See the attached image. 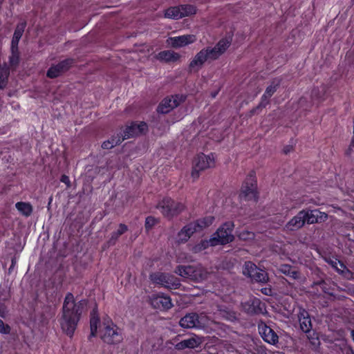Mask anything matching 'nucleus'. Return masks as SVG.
<instances>
[{"instance_id":"f257e3e1","label":"nucleus","mask_w":354,"mask_h":354,"mask_svg":"<svg viewBox=\"0 0 354 354\" xmlns=\"http://www.w3.org/2000/svg\"><path fill=\"white\" fill-rule=\"evenodd\" d=\"M86 304L87 302L84 299L76 301L71 292L66 295L62 306L60 325L63 331L69 337L74 334Z\"/></svg>"},{"instance_id":"f03ea898","label":"nucleus","mask_w":354,"mask_h":354,"mask_svg":"<svg viewBox=\"0 0 354 354\" xmlns=\"http://www.w3.org/2000/svg\"><path fill=\"white\" fill-rule=\"evenodd\" d=\"M175 272L179 276L195 282H201L207 278L209 272L201 265L196 266H178Z\"/></svg>"},{"instance_id":"7ed1b4c3","label":"nucleus","mask_w":354,"mask_h":354,"mask_svg":"<svg viewBox=\"0 0 354 354\" xmlns=\"http://www.w3.org/2000/svg\"><path fill=\"white\" fill-rule=\"evenodd\" d=\"M156 208L165 217L171 219L183 212L185 209V205L181 202L165 197L158 203Z\"/></svg>"},{"instance_id":"20e7f679","label":"nucleus","mask_w":354,"mask_h":354,"mask_svg":"<svg viewBox=\"0 0 354 354\" xmlns=\"http://www.w3.org/2000/svg\"><path fill=\"white\" fill-rule=\"evenodd\" d=\"M208 324L209 319L205 313H187L179 321L180 326L183 328L204 329Z\"/></svg>"},{"instance_id":"39448f33","label":"nucleus","mask_w":354,"mask_h":354,"mask_svg":"<svg viewBox=\"0 0 354 354\" xmlns=\"http://www.w3.org/2000/svg\"><path fill=\"white\" fill-rule=\"evenodd\" d=\"M234 227V225L232 221L223 223L211 238L212 245H225L233 241L234 239L232 234Z\"/></svg>"},{"instance_id":"423d86ee","label":"nucleus","mask_w":354,"mask_h":354,"mask_svg":"<svg viewBox=\"0 0 354 354\" xmlns=\"http://www.w3.org/2000/svg\"><path fill=\"white\" fill-rule=\"evenodd\" d=\"M100 333L101 339L106 344H118L122 340V335L119 328L112 321L104 322Z\"/></svg>"},{"instance_id":"0eeeda50","label":"nucleus","mask_w":354,"mask_h":354,"mask_svg":"<svg viewBox=\"0 0 354 354\" xmlns=\"http://www.w3.org/2000/svg\"><path fill=\"white\" fill-rule=\"evenodd\" d=\"M243 274L250 278L252 281L261 283H266L269 280L268 273L265 270L259 268L252 261L245 263Z\"/></svg>"},{"instance_id":"6e6552de","label":"nucleus","mask_w":354,"mask_h":354,"mask_svg":"<svg viewBox=\"0 0 354 354\" xmlns=\"http://www.w3.org/2000/svg\"><path fill=\"white\" fill-rule=\"evenodd\" d=\"M214 166V158L212 153L209 155L198 154L194 160L192 177L194 179L198 178L201 171L213 167Z\"/></svg>"},{"instance_id":"1a4fd4ad","label":"nucleus","mask_w":354,"mask_h":354,"mask_svg":"<svg viewBox=\"0 0 354 354\" xmlns=\"http://www.w3.org/2000/svg\"><path fill=\"white\" fill-rule=\"evenodd\" d=\"M149 279L153 283L161 285L169 289H176L180 285L179 280L177 278L171 274L167 273H151L149 275Z\"/></svg>"},{"instance_id":"9d476101","label":"nucleus","mask_w":354,"mask_h":354,"mask_svg":"<svg viewBox=\"0 0 354 354\" xmlns=\"http://www.w3.org/2000/svg\"><path fill=\"white\" fill-rule=\"evenodd\" d=\"M185 100L186 96L180 94L165 97L158 105L157 111L162 114L168 113L184 102Z\"/></svg>"},{"instance_id":"9b49d317","label":"nucleus","mask_w":354,"mask_h":354,"mask_svg":"<svg viewBox=\"0 0 354 354\" xmlns=\"http://www.w3.org/2000/svg\"><path fill=\"white\" fill-rule=\"evenodd\" d=\"M239 196L241 198H243L245 200H254V201H257V183L254 175L250 174L247 177L242 186Z\"/></svg>"},{"instance_id":"f8f14e48","label":"nucleus","mask_w":354,"mask_h":354,"mask_svg":"<svg viewBox=\"0 0 354 354\" xmlns=\"http://www.w3.org/2000/svg\"><path fill=\"white\" fill-rule=\"evenodd\" d=\"M75 59L67 58L57 64H53L47 71L46 76L49 78H56L67 72L75 64Z\"/></svg>"},{"instance_id":"ddd939ff","label":"nucleus","mask_w":354,"mask_h":354,"mask_svg":"<svg viewBox=\"0 0 354 354\" xmlns=\"http://www.w3.org/2000/svg\"><path fill=\"white\" fill-rule=\"evenodd\" d=\"M242 307L244 312L249 315L262 314L265 310V304L257 297H251L242 303Z\"/></svg>"},{"instance_id":"4468645a","label":"nucleus","mask_w":354,"mask_h":354,"mask_svg":"<svg viewBox=\"0 0 354 354\" xmlns=\"http://www.w3.org/2000/svg\"><path fill=\"white\" fill-rule=\"evenodd\" d=\"M147 129L148 126L144 122H141L139 124L131 122V124L127 126L124 130L122 139L124 140L131 137L140 136L145 133Z\"/></svg>"},{"instance_id":"2eb2a0df","label":"nucleus","mask_w":354,"mask_h":354,"mask_svg":"<svg viewBox=\"0 0 354 354\" xmlns=\"http://www.w3.org/2000/svg\"><path fill=\"white\" fill-rule=\"evenodd\" d=\"M151 304L153 308L163 310H169L173 306L170 297L164 294L153 295Z\"/></svg>"},{"instance_id":"dca6fc26","label":"nucleus","mask_w":354,"mask_h":354,"mask_svg":"<svg viewBox=\"0 0 354 354\" xmlns=\"http://www.w3.org/2000/svg\"><path fill=\"white\" fill-rule=\"evenodd\" d=\"M305 224L304 216L301 210L286 224L284 229L290 232L297 231L302 228Z\"/></svg>"},{"instance_id":"f3484780","label":"nucleus","mask_w":354,"mask_h":354,"mask_svg":"<svg viewBox=\"0 0 354 354\" xmlns=\"http://www.w3.org/2000/svg\"><path fill=\"white\" fill-rule=\"evenodd\" d=\"M203 343L201 337L197 335H194L190 338L183 339L181 342L176 344L174 348L178 351H182L185 348H196L201 346Z\"/></svg>"},{"instance_id":"a211bd4d","label":"nucleus","mask_w":354,"mask_h":354,"mask_svg":"<svg viewBox=\"0 0 354 354\" xmlns=\"http://www.w3.org/2000/svg\"><path fill=\"white\" fill-rule=\"evenodd\" d=\"M280 84H281L280 79H274L271 82L270 84L266 88L264 93L261 96L260 106H266V105L268 104L269 99L277 91Z\"/></svg>"},{"instance_id":"6ab92c4d","label":"nucleus","mask_w":354,"mask_h":354,"mask_svg":"<svg viewBox=\"0 0 354 354\" xmlns=\"http://www.w3.org/2000/svg\"><path fill=\"white\" fill-rule=\"evenodd\" d=\"M259 333L265 342L272 345L278 343L279 337L270 327L266 325L260 326Z\"/></svg>"},{"instance_id":"aec40b11","label":"nucleus","mask_w":354,"mask_h":354,"mask_svg":"<svg viewBox=\"0 0 354 354\" xmlns=\"http://www.w3.org/2000/svg\"><path fill=\"white\" fill-rule=\"evenodd\" d=\"M208 60V58L206 55L205 49L201 50L199 53H198L192 61L190 62L189 68L191 72L198 71L199 69L201 68L203 64Z\"/></svg>"},{"instance_id":"412c9836","label":"nucleus","mask_w":354,"mask_h":354,"mask_svg":"<svg viewBox=\"0 0 354 354\" xmlns=\"http://www.w3.org/2000/svg\"><path fill=\"white\" fill-rule=\"evenodd\" d=\"M298 319L301 330L304 333H309L312 329V323L308 313L304 309L301 310L298 315Z\"/></svg>"},{"instance_id":"4be33fe9","label":"nucleus","mask_w":354,"mask_h":354,"mask_svg":"<svg viewBox=\"0 0 354 354\" xmlns=\"http://www.w3.org/2000/svg\"><path fill=\"white\" fill-rule=\"evenodd\" d=\"M196 41V36L194 35H183L178 37H169L167 44H192Z\"/></svg>"},{"instance_id":"5701e85b","label":"nucleus","mask_w":354,"mask_h":354,"mask_svg":"<svg viewBox=\"0 0 354 354\" xmlns=\"http://www.w3.org/2000/svg\"><path fill=\"white\" fill-rule=\"evenodd\" d=\"M198 232L194 225L192 223H189L187 225L183 227V229L178 233V241L179 243H185L194 233Z\"/></svg>"},{"instance_id":"b1692460","label":"nucleus","mask_w":354,"mask_h":354,"mask_svg":"<svg viewBox=\"0 0 354 354\" xmlns=\"http://www.w3.org/2000/svg\"><path fill=\"white\" fill-rule=\"evenodd\" d=\"M228 46H214V47H207L205 49L208 60H214L223 54Z\"/></svg>"},{"instance_id":"393cba45","label":"nucleus","mask_w":354,"mask_h":354,"mask_svg":"<svg viewBox=\"0 0 354 354\" xmlns=\"http://www.w3.org/2000/svg\"><path fill=\"white\" fill-rule=\"evenodd\" d=\"M278 270L281 273L292 279H299L300 277V272L298 269L290 265L282 264L279 267Z\"/></svg>"},{"instance_id":"a878e982","label":"nucleus","mask_w":354,"mask_h":354,"mask_svg":"<svg viewBox=\"0 0 354 354\" xmlns=\"http://www.w3.org/2000/svg\"><path fill=\"white\" fill-rule=\"evenodd\" d=\"M328 263L332 266V267L340 274L348 277L350 275H352V272L346 268V266L339 260L334 259L330 260Z\"/></svg>"},{"instance_id":"bb28decb","label":"nucleus","mask_w":354,"mask_h":354,"mask_svg":"<svg viewBox=\"0 0 354 354\" xmlns=\"http://www.w3.org/2000/svg\"><path fill=\"white\" fill-rule=\"evenodd\" d=\"M15 207L17 211L25 217H29L33 212V207L28 202H17L15 204Z\"/></svg>"},{"instance_id":"cd10ccee","label":"nucleus","mask_w":354,"mask_h":354,"mask_svg":"<svg viewBox=\"0 0 354 354\" xmlns=\"http://www.w3.org/2000/svg\"><path fill=\"white\" fill-rule=\"evenodd\" d=\"M26 27V21H21L19 24H17L10 44H19V40L24 32Z\"/></svg>"},{"instance_id":"c85d7f7f","label":"nucleus","mask_w":354,"mask_h":354,"mask_svg":"<svg viewBox=\"0 0 354 354\" xmlns=\"http://www.w3.org/2000/svg\"><path fill=\"white\" fill-rule=\"evenodd\" d=\"M214 221V217L212 216H208L204 217L203 218H200L196 220L194 222H192L194 227L196 228L197 231H201L205 227L211 225Z\"/></svg>"},{"instance_id":"c756f323","label":"nucleus","mask_w":354,"mask_h":354,"mask_svg":"<svg viewBox=\"0 0 354 354\" xmlns=\"http://www.w3.org/2000/svg\"><path fill=\"white\" fill-rule=\"evenodd\" d=\"M214 221V217L212 216H208L204 217L203 218H200L196 220L194 222H192L194 227L196 228L197 231H201L205 227L211 225Z\"/></svg>"},{"instance_id":"7c9ffc66","label":"nucleus","mask_w":354,"mask_h":354,"mask_svg":"<svg viewBox=\"0 0 354 354\" xmlns=\"http://www.w3.org/2000/svg\"><path fill=\"white\" fill-rule=\"evenodd\" d=\"M165 17L172 19H182L180 5L171 6L165 10Z\"/></svg>"},{"instance_id":"2f4dec72","label":"nucleus","mask_w":354,"mask_h":354,"mask_svg":"<svg viewBox=\"0 0 354 354\" xmlns=\"http://www.w3.org/2000/svg\"><path fill=\"white\" fill-rule=\"evenodd\" d=\"M10 74L9 67L6 63L0 66V88L3 89L6 87L8 78Z\"/></svg>"},{"instance_id":"473e14b6","label":"nucleus","mask_w":354,"mask_h":354,"mask_svg":"<svg viewBox=\"0 0 354 354\" xmlns=\"http://www.w3.org/2000/svg\"><path fill=\"white\" fill-rule=\"evenodd\" d=\"M127 230H128L127 225H126L125 224H123V223H120L119 225V228L118 229V230L111 233V238L109 240V244L114 245L116 243L118 238L121 235L124 234L126 232H127Z\"/></svg>"},{"instance_id":"72a5a7b5","label":"nucleus","mask_w":354,"mask_h":354,"mask_svg":"<svg viewBox=\"0 0 354 354\" xmlns=\"http://www.w3.org/2000/svg\"><path fill=\"white\" fill-rule=\"evenodd\" d=\"M157 57L161 61L171 62L177 60L179 58V55L170 50H164L159 53Z\"/></svg>"},{"instance_id":"f704fd0d","label":"nucleus","mask_w":354,"mask_h":354,"mask_svg":"<svg viewBox=\"0 0 354 354\" xmlns=\"http://www.w3.org/2000/svg\"><path fill=\"white\" fill-rule=\"evenodd\" d=\"M302 212L304 216L305 223L311 225L317 223V220H316L315 214L317 212V209H302Z\"/></svg>"},{"instance_id":"c9c22d12","label":"nucleus","mask_w":354,"mask_h":354,"mask_svg":"<svg viewBox=\"0 0 354 354\" xmlns=\"http://www.w3.org/2000/svg\"><path fill=\"white\" fill-rule=\"evenodd\" d=\"M19 62V52L18 46H11V55L9 62L11 67L16 68Z\"/></svg>"},{"instance_id":"e433bc0d","label":"nucleus","mask_w":354,"mask_h":354,"mask_svg":"<svg viewBox=\"0 0 354 354\" xmlns=\"http://www.w3.org/2000/svg\"><path fill=\"white\" fill-rule=\"evenodd\" d=\"M182 18L194 15L197 12V8L191 4L180 5Z\"/></svg>"},{"instance_id":"4c0bfd02","label":"nucleus","mask_w":354,"mask_h":354,"mask_svg":"<svg viewBox=\"0 0 354 354\" xmlns=\"http://www.w3.org/2000/svg\"><path fill=\"white\" fill-rule=\"evenodd\" d=\"M122 139L120 136L112 138L111 140L104 141L102 144V147L106 149H112L113 147L120 145L122 142Z\"/></svg>"},{"instance_id":"58836bf2","label":"nucleus","mask_w":354,"mask_h":354,"mask_svg":"<svg viewBox=\"0 0 354 354\" xmlns=\"http://www.w3.org/2000/svg\"><path fill=\"white\" fill-rule=\"evenodd\" d=\"M99 323V318L97 317H92L90 320L91 334L89 338L95 337L97 330V324Z\"/></svg>"},{"instance_id":"ea45409f","label":"nucleus","mask_w":354,"mask_h":354,"mask_svg":"<svg viewBox=\"0 0 354 354\" xmlns=\"http://www.w3.org/2000/svg\"><path fill=\"white\" fill-rule=\"evenodd\" d=\"M306 333L307 334L308 339L313 346L316 347L319 345V339L315 331H312V330H310L309 333Z\"/></svg>"},{"instance_id":"a19ab883","label":"nucleus","mask_w":354,"mask_h":354,"mask_svg":"<svg viewBox=\"0 0 354 354\" xmlns=\"http://www.w3.org/2000/svg\"><path fill=\"white\" fill-rule=\"evenodd\" d=\"M209 245L212 246L211 238L209 240L201 241L200 243H198L194 248V251L195 252L201 251L207 248Z\"/></svg>"},{"instance_id":"79ce46f5","label":"nucleus","mask_w":354,"mask_h":354,"mask_svg":"<svg viewBox=\"0 0 354 354\" xmlns=\"http://www.w3.org/2000/svg\"><path fill=\"white\" fill-rule=\"evenodd\" d=\"M158 220L153 216H147L145 219V227L147 231L150 230L157 223Z\"/></svg>"},{"instance_id":"37998d69","label":"nucleus","mask_w":354,"mask_h":354,"mask_svg":"<svg viewBox=\"0 0 354 354\" xmlns=\"http://www.w3.org/2000/svg\"><path fill=\"white\" fill-rule=\"evenodd\" d=\"M315 214L316 220H317V223H322L326 221L328 216L326 213L319 211L317 209V212Z\"/></svg>"},{"instance_id":"c03bdc74","label":"nucleus","mask_w":354,"mask_h":354,"mask_svg":"<svg viewBox=\"0 0 354 354\" xmlns=\"http://www.w3.org/2000/svg\"><path fill=\"white\" fill-rule=\"evenodd\" d=\"M9 291L6 288L0 286V301H5L9 299Z\"/></svg>"},{"instance_id":"a18cd8bd","label":"nucleus","mask_w":354,"mask_h":354,"mask_svg":"<svg viewBox=\"0 0 354 354\" xmlns=\"http://www.w3.org/2000/svg\"><path fill=\"white\" fill-rule=\"evenodd\" d=\"M0 333L2 334H9L10 333V327L9 325L4 324L0 319Z\"/></svg>"},{"instance_id":"49530a36","label":"nucleus","mask_w":354,"mask_h":354,"mask_svg":"<svg viewBox=\"0 0 354 354\" xmlns=\"http://www.w3.org/2000/svg\"><path fill=\"white\" fill-rule=\"evenodd\" d=\"M3 301H0V317L4 318L8 313L7 308L4 304L2 303Z\"/></svg>"},{"instance_id":"de8ad7c7","label":"nucleus","mask_w":354,"mask_h":354,"mask_svg":"<svg viewBox=\"0 0 354 354\" xmlns=\"http://www.w3.org/2000/svg\"><path fill=\"white\" fill-rule=\"evenodd\" d=\"M61 182L65 183L68 187L71 185V181L68 176L62 175L60 178Z\"/></svg>"},{"instance_id":"09e8293b","label":"nucleus","mask_w":354,"mask_h":354,"mask_svg":"<svg viewBox=\"0 0 354 354\" xmlns=\"http://www.w3.org/2000/svg\"><path fill=\"white\" fill-rule=\"evenodd\" d=\"M17 264V258L12 257L11 259V265L8 269V273L10 274Z\"/></svg>"},{"instance_id":"8fccbe9b","label":"nucleus","mask_w":354,"mask_h":354,"mask_svg":"<svg viewBox=\"0 0 354 354\" xmlns=\"http://www.w3.org/2000/svg\"><path fill=\"white\" fill-rule=\"evenodd\" d=\"M232 41V37H230L229 38L222 39H221L216 44H231Z\"/></svg>"},{"instance_id":"3c124183","label":"nucleus","mask_w":354,"mask_h":354,"mask_svg":"<svg viewBox=\"0 0 354 354\" xmlns=\"http://www.w3.org/2000/svg\"><path fill=\"white\" fill-rule=\"evenodd\" d=\"M261 292L267 296L272 295V290L270 288H263L261 289Z\"/></svg>"},{"instance_id":"603ef678","label":"nucleus","mask_w":354,"mask_h":354,"mask_svg":"<svg viewBox=\"0 0 354 354\" xmlns=\"http://www.w3.org/2000/svg\"><path fill=\"white\" fill-rule=\"evenodd\" d=\"M252 236H253V234L250 232H243L241 234V237L243 239H250Z\"/></svg>"},{"instance_id":"864d4df0","label":"nucleus","mask_w":354,"mask_h":354,"mask_svg":"<svg viewBox=\"0 0 354 354\" xmlns=\"http://www.w3.org/2000/svg\"><path fill=\"white\" fill-rule=\"evenodd\" d=\"M265 106H260V103L259 104V105L254 108H253L251 111H250V113L251 115H254L255 113H257V111L259 110V109H261L263 108H264Z\"/></svg>"},{"instance_id":"5fc2aeb1","label":"nucleus","mask_w":354,"mask_h":354,"mask_svg":"<svg viewBox=\"0 0 354 354\" xmlns=\"http://www.w3.org/2000/svg\"><path fill=\"white\" fill-rule=\"evenodd\" d=\"M265 106H260V103L259 104V105L254 108H253L251 111H250V113L251 115H254L255 113H257V111L259 110V109H261L263 108H264Z\"/></svg>"},{"instance_id":"6e6d98bb","label":"nucleus","mask_w":354,"mask_h":354,"mask_svg":"<svg viewBox=\"0 0 354 354\" xmlns=\"http://www.w3.org/2000/svg\"><path fill=\"white\" fill-rule=\"evenodd\" d=\"M292 149V147L291 146H286L284 148H283V153L285 154H288V153H290Z\"/></svg>"},{"instance_id":"4d7b16f0","label":"nucleus","mask_w":354,"mask_h":354,"mask_svg":"<svg viewBox=\"0 0 354 354\" xmlns=\"http://www.w3.org/2000/svg\"><path fill=\"white\" fill-rule=\"evenodd\" d=\"M258 354H268L262 348L258 350Z\"/></svg>"},{"instance_id":"13d9d810","label":"nucleus","mask_w":354,"mask_h":354,"mask_svg":"<svg viewBox=\"0 0 354 354\" xmlns=\"http://www.w3.org/2000/svg\"><path fill=\"white\" fill-rule=\"evenodd\" d=\"M318 285L320 286V288L323 290V286L324 285V283L323 281H321L318 283Z\"/></svg>"},{"instance_id":"bf43d9fd","label":"nucleus","mask_w":354,"mask_h":354,"mask_svg":"<svg viewBox=\"0 0 354 354\" xmlns=\"http://www.w3.org/2000/svg\"><path fill=\"white\" fill-rule=\"evenodd\" d=\"M64 44H69V41H67Z\"/></svg>"},{"instance_id":"052dcab7","label":"nucleus","mask_w":354,"mask_h":354,"mask_svg":"<svg viewBox=\"0 0 354 354\" xmlns=\"http://www.w3.org/2000/svg\"><path fill=\"white\" fill-rule=\"evenodd\" d=\"M174 47H180V46L179 45H177V46H174Z\"/></svg>"}]
</instances>
